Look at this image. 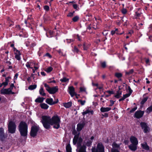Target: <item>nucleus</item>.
Listing matches in <instances>:
<instances>
[{"label":"nucleus","mask_w":152,"mask_h":152,"mask_svg":"<svg viewBox=\"0 0 152 152\" xmlns=\"http://www.w3.org/2000/svg\"><path fill=\"white\" fill-rule=\"evenodd\" d=\"M72 50L73 52H76L77 53H78L79 51V50L76 46L74 47V49Z\"/></svg>","instance_id":"obj_42"},{"label":"nucleus","mask_w":152,"mask_h":152,"mask_svg":"<svg viewBox=\"0 0 152 152\" xmlns=\"http://www.w3.org/2000/svg\"><path fill=\"white\" fill-rule=\"evenodd\" d=\"M92 143V141L90 140L89 139H88L87 137H86L85 140L83 142V144H84L86 146H90L91 145Z\"/></svg>","instance_id":"obj_15"},{"label":"nucleus","mask_w":152,"mask_h":152,"mask_svg":"<svg viewBox=\"0 0 152 152\" xmlns=\"http://www.w3.org/2000/svg\"><path fill=\"white\" fill-rule=\"evenodd\" d=\"M44 100L43 97H38L35 100V102H37L41 103Z\"/></svg>","instance_id":"obj_29"},{"label":"nucleus","mask_w":152,"mask_h":152,"mask_svg":"<svg viewBox=\"0 0 152 152\" xmlns=\"http://www.w3.org/2000/svg\"><path fill=\"white\" fill-rule=\"evenodd\" d=\"M58 90V87L55 86L52 88H50L49 91L48 92L50 94H55Z\"/></svg>","instance_id":"obj_13"},{"label":"nucleus","mask_w":152,"mask_h":152,"mask_svg":"<svg viewBox=\"0 0 152 152\" xmlns=\"http://www.w3.org/2000/svg\"><path fill=\"white\" fill-rule=\"evenodd\" d=\"M72 105V102H69L67 103H64L63 106L66 108H68L71 106Z\"/></svg>","instance_id":"obj_23"},{"label":"nucleus","mask_w":152,"mask_h":152,"mask_svg":"<svg viewBox=\"0 0 152 152\" xmlns=\"http://www.w3.org/2000/svg\"><path fill=\"white\" fill-rule=\"evenodd\" d=\"M79 17L78 16H76L75 17H74L72 19V20L74 22H75L77 21L78 19H79Z\"/></svg>","instance_id":"obj_37"},{"label":"nucleus","mask_w":152,"mask_h":152,"mask_svg":"<svg viewBox=\"0 0 152 152\" xmlns=\"http://www.w3.org/2000/svg\"><path fill=\"white\" fill-rule=\"evenodd\" d=\"M10 78V77H8L5 78V81L7 82H9V79Z\"/></svg>","instance_id":"obj_60"},{"label":"nucleus","mask_w":152,"mask_h":152,"mask_svg":"<svg viewBox=\"0 0 152 152\" xmlns=\"http://www.w3.org/2000/svg\"><path fill=\"white\" fill-rule=\"evenodd\" d=\"M111 109V108L109 107H102L100 108V111L102 112H108Z\"/></svg>","instance_id":"obj_20"},{"label":"nucleus","mask_w":152,"mask_h":152,"mask_svg":"<svg viewBox=\"0 0 152 152\" xmlns=\"http://www.w3.org/2000/svg\"><path fill=\"white\" fill-rule=\"evenodd\" d=\"M53 70V68L51 67H49L46 69L45 71L49 73L52 71Z\"/></svg>","instance_id":"obj_36"},{"label":"nucleus","mask_w":152,"mask_h":152,"mask_svg":"<svg viewBox=\"0 0 152 152\" xmlns=\"http://www.w3.org/2000/svg\"><path fill=\"white\" fill-rule=\"evenodd\" d=\"M147 99L146 98H144L143 99L141 102V103L142 104H144V103L146 102V101L147 100Z\"/></svg>","instance_id":"obj_54"},{"label":"nucleus","mask_w":152,"mask_h":152,"mask_svg":"<svg viewBox=\"0 0 152 152\" xmlns=\"http://www.w3.org/2000/svg\"><path fill=\"white\" fill-rule=\"evenodd\" d=\"M39 127L38 126H33L31 127L30 132V135L33 137L36 136L38 131L39 130Z\"/></svg>","instance_id":"obj_9"},{"label":"nucleus","mask_w":152,"mask_h":152,"mask_svg":"<svg viewBox=\"0 0 152 152\" xmlns=\"http://www.w3.org/2000/svg\"><path fill=\"white\" fill-rule=\"evenodd\" d=\"M80 91L81 92H86V88L84 87H81L80 88Z\"/></svg>","instance_id":"obj_47"},{"label":"nucleus","mask_w":152,"mask_h":152,"mask_svg":"<svg viewBox=\"0 0 152 152\" xmlns=\"http://www.w3.org/2000/svg\"><path fill=\"white\" fill-rule=\"evenodd\" d=\"M140 125L144 133H148L150 132L151 128L148 126L147 123L141 122L140 123Z\"/></svg>","instance_id":"obj_8"},{"label":"nucleus","mask_w":152,"mask_h":152,"mask_svg":"<svg viewBox=\"0 0 152 152\" xmlns=\"http://www.w3.org/2000/svg\"><path fill=\"white\" fill-rule=\"evenodd\" d=\"M12 91H10V89H5L3 88L1 91V94H10Z\"/></svg>","instance_id":"obj_14"},{"label":"nucleus","mask_w":152,"mask_h":152,"mask_svg":"<svg viewBox=\"0 0 152 152\" xmlns=\"http://www.w3.org/2000/svg\"><path fill=\"white\" fill-rule=\"evenodd\" d=\"M39 94L42 96H45V93L44 92V91L43 88L42 87H41V88L39 90Z\"/></svg>","instance_id":"obj_30"},{"label":"nucleus","mask_w":152,"mask_h":152,"mask_svg":"<svg viewBox=\"0 0 152 152\" xmlns=\"http://www.w3.org/2000/svg\"><path fill=\"white\" fill-rule=\"evenodd\" d=\"M121 12L123 14H125L127 12V11L126 9H123L122 10Z\"/></svg>","instance_id":"obj_57"},{"label":"nucleus","mask_w":152,"mask_h":152,"mask_svg":"<svg viewBox=\"0 0 152 152\" xmlns=\"http://www.w3.org/2000/svg\"><path fill=\"white\" fill-rule=\"evenodd\" d=\"M141 147L143 149L145 150L148 151L149 150V147L147 143L146 142H144L141 144Z\"/></svg>","instance_id":"obj_19"},{"label":"nucleus","mask_w":152,"mask_h":152,"mask_svg":"<svg viewBox=\"0 0 152 152\" xmlns=\"http://www.w3.org/2000/svg\"><path fill=\"white\" fill-rule=\"evenodd\" d=\"M110 104L109 106H112L114 104V102L113 101V100H110Z\"/></svg>","instance_id":"obj_59"},{"label":"nucleus","mask_w":152,"mask_h":152,"mask_svg":"<svg viewBox=\"0 0 152 152\" xmlns=\"http://www.w3.org/2000/svg\"><path fill=\"white\" fill-rule=\"evenodd\" d=\"M115 76L119 78L122 76V74L120 73H116L115 74Z\"/></svg>","instance_id":"obj_40"},{"label":"nucleus","mask_w":152,"mask_h":152,"mask_svg":"<svg viewBox=\"0 0 152 152\" xmlns=\"http://www.w3.org/2000/svg\"><path fill=\"white\" fill-rule=\"evenodd\" d=\"M32 63H33V62L32 61H30L27 62L26 64V66L28 68L32 69L33 68L30 66Z\"/></svg>","instance_id":"obj_31"},{"label":"nucleus","mask_w":152,"mask_h":152,"mask_svg":"<svg viewBox=\"0 0 152 152\" xmlns=\"http://www.w3.org/2000/svg\"><path fill=\"white\" fill-rule=\"evenodd\" d=\"M14 87V84L12 83L10 85V87L8 88L10 89V91H12V90L13 89V88Z\"/></svg>","instance_id":"obj_55"},{"label":"nucleus","mask_w":152,"mask_h":152,"mask_svg":"<svg viewBox=\"0 0 152 152\" xmlns=\"http://www.w3.org/2000/svg\"><path fill=\"white\" fill-rule=\"evenodd\" d=\"M79 137V135H75L73 140V143L74 145H75L77 141V140Z\"/></svg>","instance_id":"obj_25"},{"label":"nucleus","mask_w":152,"mask_h":152,"mask_svg":"<svg viewBox=\"0 0 152 152\" xmlns=\"http://www.w3.org/2000/svg\"><path fill=\"white\" fill-rule=\"evenodd\" d=\"M4 138V129L2 128H0V138L2 140Z\"/></svg>","instance_id":"obj_21"},{"label":"nucleus","mask_w":152,"mask_h":152,"mask_svg":"<svg viewBox=\"0 0 152 152\" xmlns=\"http://www.w3.org/2000/svg\"><path fill=\"white\" fill-rule=\"evenodd\" d=\"M134 72V70L133 69H131L129 70V72H126V75H129L132 74Z\"/></svg>","instance_id":"obj_45"},{"label":"nucleus","mask_w":152,"mask_h":152,"mask_svg":"<svg viewBox=\"0 0 152 152\" xmlns=\"http://www.w3.org/2000/svg\"><path fill=\"white\" fill-rule=\"evenodd\" d=\"M92 152H104V147L101 142L97 143L96 147H92Z\"/></svg>","instance_id":"obj_5"},{"label":"nucleus","mask_w":152,"mask_h":152,"mask_svg":"<svg viewBox=\"0 0 152 152\" xmlns=\"http://www.w3.org/2000/svg\"><path fill=\"white\" fill-rule=\"evenodd\" d=\"M69 90V93L71 95V96L72 97L74 96H76L77 94L75 92V88L73 86H71L68 87Z\"/></svg>","instance_id":"obj_11"},{"label":"nucleus","mask_w":152,"mask_h":152,"mask_svg":"<svg viewBox=\"0 0 152 152\" xmlns=\"http://www.w3.org/2000/svg\"><path fill=\"white\" fill-rule=\"evenodd\" d=\"M66 42L68 43H70L72 42H73L74 41V40L73 39H66Z\"/></svg>","instance_id":"obj_52"},{"label":"nucleus","mask_w":152,"mask_h":152,"mask_svg":"<svg viewBox=\"0 0 152 152\" xmlns=\"http://www.w3.org/2000/svg\"><path fill=\"white\" fill-rule=\"evenodd\" d=\"M137 109V107H134L132 108V110L130 111V113H132L135 111Z\"/></svg>","instance_id":"obj_50"},{"label":"nucleus","mask_w":152,"mask_h":152,"mask_svg":"<svg viewBox=\"0 0 152 152\" xmlns=\"http://www.w3.org/2000/svg\"><path fill=\"white\" fill-rule=\"evenodd\" d=\"M137 10V11L135 12V18L136 19H138L140 16L142 14L141 12V10L140 8H138Z\"/></svg>","instance_id":"obj_17"},{"label":"nucleus","mask_w":152,"mask_h":152,"mask_svg":"<svg viewBox=\"0 0 152 152\" xmlns=\"http://www.w3.org/2000/svg\"><path fill=\"white\" fill-rule=\"evenodd\" d=\"M46 102L50 105H53L56 103L58 102H53L52 98H47L46 100Z\"/></svg>","instance_id":"obj_18"},{"label":"nucleus","mask_w":152,"mask_h":152,"mask_svg":"<svg viewBox=\"0 0 152 152\" xmlns=\"http://www.w3.org/2000/svg\"><path fill=\"white\" fill-rule=\"evenodd\" d=\"M18 130L21 136L26 138L27 137L28 126L25 122L21 121L18 126Z\"/></svg>","instance_id":"obj_1"},{"label":"nucleus","mask_w":152,"mask_h":152,"mask_svg":"<svg viewBox=\"0 0 152 152\" xmlns=\"http://www.w3.org/2000/svg\"><path fill=\"white\" fill-rule=\"evenodd\" d=\"M149 31L150 32H152V25H150L149 27Z\"/></svg>","instance_id":"obj_63"},{"label":"nucleus","mask_w":152,"mask_h":152,"mask_svg":"<svg viewBox=\"0 0 152 152\" xmlns=\"http://www.w3.org/2000/svg\"><path fill=\"white\" fill-rule=\"evenodd\" d=\"M78 102L79 103H80L82 105H83L85 104L86 103V101L85 100H82L80 99H79L78 100Z\"/></svg>","instance_id":"obj_38"},{"label":"nucleus","mask_w":152,"mask_h":152,"mask_svg":"<svg viewBox=\"0 0 152 152\" xmlns=\"http://www.w3.org/2000/svg\"><path fill=\"white\" fill-rule=\"evenodd\" d=\"M120 149L112 148L111 149V152H119V150Z\"/></svg>","instance_id":"obj_46"},{"label":"nucleus","mask_w":152,"mask_h":152,"mask_svg":"<svg viewBox=\"0 0 152 152\" xmlns=\"http://www.w3.org/2000/svg\"><path fill=\"white\" fill-rule=\"evenodd\" d=\"M90 113L91 114H93V111L92 110H90L89 109H87L85 111H84L82 113V114L83 115H85L86 114Z\"/></svg>","instance_id":"obj_26"},{"label":"nucleus","mask_w":152,"mask_h":152,"mask_svg":"<svg viewBox=\"0 0 152 152\" xmlns=\"http://www.w3.org/2000/svg\"><path fill=\"white\" fill-rule=\"evenodd\" d=\"M8 82H6L5 81L2 83V84L4 86V87H5L8 84Z\"/></svg>","instance_id":"obj_53"},{"label":"nucleus","mask_w":152,"mask_h":152,"mask_svg":"<svg viewBox=\"0 0 152 152\" xmlns=\"http://www.w3.org/2000/svg\"><path fill=\"white\" fill-rule=\"evenodd\" d=\"M49 34H50V36H48L47 34V33H46V34L47 35V37H52L53 36V32L51 30H49Z\"/></svg>","instance_id":"obj_41"},{"label":"nucleus","mask_w":152,"mask_h":152,"mask_svg":"<svg viewBox=\"0 0 152 152\" xmlns=\"http://www.w3.org/2000/svg\"><path fill=\"white\" fill-rule=\"evenodd\" d=\"M73 7L75 9H76L77 8V4H75L73 5Z\"/></svg>","instance_id":"obj_61"},{"label":"nucleus","mask_w":152,"mask_h":152,"mask_svg":"<svg viewBox=\"0 0 152 152\" xmlns=\"http://www.w3.org/2000/svg\"><path fill=\"white\" fill-rule=\"evenodd\" d=\"M130 140L131 143L128 146L131 150L134 151L137 149V145L138 144V141L137 139L134 137L132 136L130 138Z\"/></svg>","instance_id":"obj_4"},{"label":"nucleus","mask_w":152,"mask_h":152,"mask_svg":"<svg viewBox=\"0 0 152 152\" xmlns=\"http://www.w3.org/2000/svg\"><path fill=\"white\" fill-rule=\"evenodd\" d=\"M144 113V111L139 110L136 111L134 114V117L137 118H141Z\"/></svg>","instance_id":"obj_12"},{"label":"nucleus","mask_w":152,"mask_h":152,"mask_svg":"<svg viewBox=\"0 0 152 152\" xmlns=\"http://www.w3.org/2000/svg\"><path fill=\"white\" fill-rule=\"evenodd\" d=\"M44 86L46 88V89L47 90V91H49V89H50V87H49L48 85L46 83H45L44 84Z\"/></svg>","instance_id":"obj_44"},{"label":"nucleus","mask_w":152,"mask_h":152,"mask_svg":"<svg viewBox=\"0 0 152 152\" xmlns=\"http://www.w3.org/2000/svg\"><path fill=\"white\" fill-rule=\"evenodd\" d=\"M37 87V85H34L29 86L28 88V89L30 90H33L35 89Z\"/></svg>","instance_id":"obj_33"},{"label":"nucleus","mask_w":152,"mask_h":152,"mask_svg":"<svg viewBox=\"0 0 152 152\" xmlns=\"http://www.w3.org/2000/svg\"><path fill=\"white\" fill-rule=\"evenodd\" d=\"M58 52L59 53V54L61 56H64L63 53L62 52L61 50H58Z\"/></svg>","instance_id":"obj_56"},{"label":"nucleus","mask_w":152,"mask_h":152,"mask_svg":"<svg viewBox=\"0 0 152 152\" xmlns=\"http://www.w3.org/2000/svg\"><path fill=\"white\" fill-rule=\"evenodd\" d=\"M103 68H105L106 66V64L105 62H102L101 64Z\"/></svg>","instance_id":"obj_51"},{"label":"nucleus","mask_w":152,"mask_h":152,"mask_svg":"<svg viewBox=\"0 0 152 152\" xmlns=\"http://www.w3.org/2000/svg\"><path fill=\"white\" fill-rule=\"evenodd\" d=\"M78 139L77 142L78 152H87L86 146L83 144L82 145H81V142L83 141L82 138L80 137Z\"/></svg>","instance_id":"obj_6"},{"label":"nucleus","mask_w":152,"mask_h":152,"mask_svg":"<svg viewBox=\"0 0 152 152\" xmlns=\"http://www.w3.org/2000/svg\"><path fill=\"white\" fill-rule=\"evenodd\" d=\"M44 9L46 11H48L49 10V7L48 5H45L44 6Z\"/></svg>","instance_id":"obj_49"},{"label":"nucleus","mask_w":152,"mask_h":152,"mask_svg":"<svg viewBox=\"0 0 152 152\" xmlns=\"http://www.w3.org/2000/svg\"><path fill=\"white\" fill-rule=\"evenodd\" d=\"M74 13V12H70L67 15V16L69 17H72L73 16Z\"/></svg>","instance_id":"obj_48"},{"label":"nucleus","mask_w":152,"mask_h":152,"mask_svg":"<svg viewBox=\"0 0 152 152\" xmlns=\"http://www.w3.org/2000/svg\"><path fill=\"white\" fill-rule=\"evenodd\" d=\"M69 79L66 77H63L60 80V81L62 82H65L69 81Z\"/></svg>","instance_id":"obj_35"},{"label":"nucleus","mask_w":152,"mask_h":152,"mask_svg":"<svg viewBox=\"0 0 152 152\" xmlns=\"http://www.w3.org/2000/svg\"><path fill=\"white\" fill-rule=\"evenodd\" d=\"M51 125H53V127L56 129H58L60 127V119L57 115L53 116L51 118Z\"/></svg>","instance_id":"obj_3"},{"label":"nucleus","mask_w":152,"mask_h":152,"mask_svg":"<svg viewBox=\"0 0 152 152\" xmlns=\"http://www.w3.org/2000/svg\"><path fill=\"white\" fill-rule=\"evenodd\" d=\"M112 148L120 149V145L118 144L115 142H113L112 144Z\"/></svg>","instance_id":"obj_27"},{"label":"nucleus","mask_w":152,"mask_h":152,"mask_svg":"<svg viewBox=\"0 0 152 152\" xmlns=\"http://www.w3.org/2000/svg\"><path fill=\"white\" fill-rule=\"evenodd\" d=\"M128 88L130 91V94H126L123 95V97L125 99L126 98L129 97L131 94L132 90L131 89L130 87H128Z\"/></svg>","instance_id":"obj_22"},{"label":"nucleus","mask_w":152,"mask_h":152,"mask_svg":"<svg viewBox=\"0 0 152 152\" xmlns=\"http://www.w3.org/2000/svg\"><path fill=\"white\" fill-rule=\"evenodd\" d=\"M89 47V45H86L85 44H84L83 45V48L84 50H87Z\"/></svg>","instance_id":"obj_43"},{"label":"nucleus","mask_w":152,"mask_h":152,"mask_svg":"<svg viewBox=\"0 0 152 152\" xmlns=\"http://www.w3.org/2000/svg\"><path fill=\"white\" fill-rule=\"evenodd\" d=\"M122 94V91L120 90L117 91L116 95L114 96V97L117 99L119 98Z\"/></svg>","instance_id":"obj_24"},{"label":"nucleus","mask_w":152,"mask_h":152,"mask_svg":"<svg viewBox=\"0 0 152 152\" xmlns=\"http://www.w3.org/2000/svg\"><path fill=\"white\" fill-rule=\"evenodd\" d=\"M152 111V105L148 107L146 110V112L148 113H150Z\"/></svg>","instance_id":"obj_34"},{"label":"nucleus","mask_w":152,"mask_h":152,"mask_svg":"<svg viewBox=\"0 0 152 152\" xmlns=\"http://www.w3.org/2000/svg\"><path fill=\"white\" fill-rule=\"evenodd\" d=\"M66 152H72L71 148L69 144H68L66 147Z\"/></svg>","instance_id":"obj_32"},{"label":"nucleus","mask_w":152,"mask_h":152,"mask_svg":"<svg viewBox=\"0 0 152 152\" xmlns=\"http://www.w3.org/2000/svg\"><path fill=\"white\" fill-rule=\"evenodd\" d=\"M3 53H4L3 54L4 55H5V54H7V55H6V56L7 57V58H8V54L9 53V51L7 50L6 51H5V52H4Z\"/></svg>","instance_id":"obj_58"},{"label":"nucleus","mask_w":152,"mask_h":152,"mask_svg":"<svg viewBox=\"0 0 152 152\" xmlns=\"http://www.w3.org/2000/svg\"><path fill=\"white\" fill-rule=\"evenodd\" d=\"M14 51H15L14 54L15 58L18 60H20L21 59L20 55L21 54L20 51L17 49L15 47L13 48Z\"/></svg>","instance_id":"obj_10"},{"label":"nucleus","mask_w":152,"mask_h":152,"mask_svg":"<svg viewBox=\"0 0 152 152\" xmlns=\"http://www.w3.org/2000/svg\"><path fill=\"white\" fill-rule=\"evenodd\" d=\"M85 125V123L84 122L78 123L77 125V131L78 132L80 131L84 127Z\"/></svg>","instance_id":"obj_16"},{"label":"nucleus","mask_w":152,"mask_h":152,"mask_svg":"<svg viewBox=\"0 0 152 152\" xmlns=\"http://www.w3.org/2000/svg\"><path fill=\"white\" fill-rule=\"evenodd\" d=\"M46 56H48L49 58H51V56L48 53H47L46 54Z\"/></svg>","instance_id":"obj_62"},{"label":"nucleus","mask_w":152,"mask_h":152,"mask_svg":"<svg viewBox=\"0 0 152 152\" xmlns=\"http://www.w3.org/2000/svg\"><path fill=\"white\" fill-rule=\"evenodd\" d=\"M102 34L104 35H106L108 34V32L106 31H104Z\"/></svg>","instance_id":"obj_64"},{"label":"nucleus","mask_w":152,"mask_h":152,"mask_svg":"<svg viewBox=\"0 0 152 152\" xmlns=\"http://www.w3.org/2000/svg\"><path fill=\"white\" fill-rule=\"evenodd\" d=\"M40 106L42 109H47L49 107V106H48L47 104L45 103L41 104H40Z\"/></svg>","instance_id":"obj_28"},{"label":"nucleus","mask_w":152,"mask_h":152,"mask_svg":"<svg viewBox=\"0 0 152 152\" xmlns=\"http://www.w3.org/2000/svg\"><path fill=\"white\" fill-rule=\"evenodd\" d=\"M51 118L50 117L46 115H43L41 117V122L44 127L46 129H49L50 128Z\"/></svg>","instance_id":"obj_2"},{"label":"nucleus","mask_w":152,"mask_h":152,"mask_svg":"<svg viewBox=\"0 0 152 152\" xmlns=\"http://www.w3.org/2000/svg\"><path fill=\"white\" fill-rule=\"evenodd\" d=\"M16 124L14 122L10 121L8 125L9 132L11 134L14 133L16 131Z\"/></svg>","instance_id":"obj_7"},{"label":"nucleus","mask_w":152,"mask_h":152,"mask_svg":"<svg viewBox=\"0 0 152 152\" xmlns=\"http://www.w3.org/2000/svg\"><path fill=\"white\" fill-rule=\"evenodd\" d=\"M106 93H109L110 95L114 94V92L113 91H107L104 92V94H105Z\"/></svg>","instance_id":"obj_39"}]
</instances>
